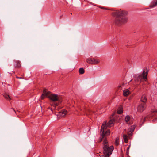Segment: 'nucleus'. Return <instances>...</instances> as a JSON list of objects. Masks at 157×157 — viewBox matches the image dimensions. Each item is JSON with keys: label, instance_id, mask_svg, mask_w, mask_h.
<instances>
[{"label": "nucleus", "instance_id": "0eeeda50", "mask_svg": "<svg viewBox=\"0 0 157 157\" xmlns=\"http://www.w3.org/2000/svg\"><path fill=\"white\" fill-rule=\"evenodd\" d=\"M87 62L90 64H96L99 62V60L96 58H90L86 60Z\"/></svg>", "mask_w": 157, "mask_h": 157}, {"label": "nucleus", "instance_id": "f03ea898", "mask_svg": "<svg viewBox=\"0 0 157 157\" xmlns=\"http://www.w3.org/2000/svg\"><path fill=\"white\" fill-rule=\"evenodd\" d=\"M127 14L126 12L122 10L117 11L113 12V14L115 17V24L120 25L126 23L127 21V18L126 17Z\"/></svg>", "mask_w": 157, "mask_h": 157}, {"label": "nucleus", "instance_id": "39448f33", "mask_svg": "<svg viewBox=\"0 0 157 157\" xmlns=\"http://www.w3.org/2000/svg\"><path fill=\"white\" fill-rule=\"evenodd\" d=\"M105 124L106 122H104L101 126V131L102 132V134L99 142H101L102 140V139L105 137V136H107L110 134V130H107L105 132V129H106V128Z\"/></svg>", "mask_w": 157, "mask_h": 157}, {"label": "nucleus", "instance_id": "aec40b11", "mask_svg": "<svg viewBox=\"0 0 157 157\" xmlns=\"http://www.w3.org/2000/svg\"><path fill=\"white\" fill-rule=\"evenodd\" d=\"M119 138L117 137L115 139V145L116 146H117L119 145Z\"/></svg>", "mask_w": 157, "mask_h": 157}, {"label": "nucleus", "instance_id": "b1692460", "mask_svg": "<svg viewBox=\"0 0 157 157\" xmlns=\"http://www.w3.org/2000/svg\"><path fill=\"white\" fill-rule=\"evenodd\" d=\"M156 120V119H153V121H155Z\"/></svg>", "mask_w": 157, "mask_h": 157}, {"label": "nucleus", "instance_id": "412c9836", "mask_svg": "<svg viewBox=\"0 0 157 157\" xmlns=\"http://www.w3.org/2000/svg\"><path fill=\"white\" fill-rule=\"evenodd\" d=\"M79 72L80 74H83L84 73V70L82 68H81L79 69Z\"/></svg>", "mask_w": 157, "mask_h": 157}, {"label": "nucleus", "instance_id": "bb28decb", "mask_svg": "<svg viewBox=\"0 0 157 157\" xmlns=\"http://www.w3.org/2000/svg\"><path fill=\"white\" fill-rule=\"evenodd\" d=\"M128 157H130V156H128Z\"/></svg>", "mask_w": 157, "mask_h": 157}, {"label": "nucleus", "instance_id": "7ed1b4c3", "mask_svg": "<svg viewBox=\"0 0 157 157\" xmlns=\"http://www.w3.org/2000/svg\"><path fill=\"white\" fill-rule=\"evenodd\" d=\"M148 74V71L147 69L144 70L142 74H138L134 75L135 80L136 82L140 83L144 80L146 81L147 79V76Z\"/></svg>", "mask_w": 157, "mask_h": 157}, {"label": "nucleus", "instance_id": "6ab92c4d", "mask_svg": "<svg viewBox=\"0 0 157 157\" xmlns=\"http://www.w3.org/2000/svg\"><path fill=\"white\" fill-rule=\"evenodd\" d=\"M15 63H17L16 65L15 66V67L19 68L21 66V64L20 62L19 61H16Z\"/></svg>", "mask_w": 157, "mask_h": 157}, {"label": "nucleus", "instance_id": "4be33fe9", "mask_svg": "<svg viewBox=\"0 0 157 157\" xmlns=\"http://www.w3.org/2000/svg\"><path fill=\"white\" fill-rule=\"evenodd\" d=\"M11 109H12L13 111L14 112H15V110H14V109H13V108H11Z\"/></svg>", "mask_w": 157, "mask_h": 157}, {"label": "nucleus", "instance_id": "393cba45", "mask_svg": "<svg viewBox=\"0 0 157 157\" xmlns=\"http://www.w3.org/2000/svg\"><path fill=\"white\" fill-rule=\"evenodd\" d=\"M121 87V86H118V87H119V88Z\"/></svg>", "mask_w": 157, "mask_h": 157}, {"label": "nucleus", "instance_id": "a211bd4d", "mask_svg": "<svg viewBox=\"0 0 157 157\" xmlns=\"http://www.w3.org/2000/svg\"><path fill=\"white\" fill-rule=\"evenodd\" d=\"M123 138L124 141L125 143H127L128 142V140L127 139V135L126 134H124L123 135Z\"/></svg>", "mask_w": 157, "mask_h": 157}, {"label": "nucleus", "instance_id": "1a4fd4ad", "mask_svg": "<svg viewBox=\"0 0 157 157\" xmlns=\"http://www.w3.org/2000/svg\"><path fill=\"white\" fill-rule=\"evenodd\" d=\"M104 122H106V127H110L113 125L114 122V120L113 119H111L107 124L106 121H105Z\"/></svg>", "mask_w": 157, "mask_h": 157}, {"label": "nucleus", "instance_id": "423d86ee", "mask_svg": "<svg viewBox=\"0 0 157 157\" xmlns=\"http://www.w3.org/2000/svg\"><path fill=\"white\" fill-rule=\"evenodd\" d=\"M146 105L145 103H141L137 107V111L138 112L141 113L145 109Z\"/></svg>", "mask_w": 157, "mask_h": 157}, {"label": "nucleus", "instance_id": "6e6552de", "mask_svg": "<svg viewBox=\"0 0 157 157\" xmlns=\"http://www.w3.org/2000/svg\"><path fill=\"white\" fill-rule=\"evenodd\" d=\"M157 113V110L155 109L152 110L151 112L147 116L144 117V120H143L142 123H144L145 120H146L147 119H149V118L151 117L154 115V114L156 113Z\"/></svg>", "mask_w": 157, "mask_h": 157}, {"label": "nucleus", "instance_id": "20e7f679", "mask_svg": "<svg viewBox=\"0 0 157 157\" xmlns=\"http://www.w3.org/2000/svg\"><path fill=\"white\" fill-rule=\"evenodd\" d=\"M104 157H109L112 154L114 149L113 146H111L109 147L108 146V142L106 139H105L104 141Z\"/></svg>", "mask_w": 157, "mask_h": 157}, {"label": "nucleus", "instance_id": "f257e3e1", "mask_svg": "<svg viewBox=\"0 0 157 157\" xmlns=\"http://www.w3.org/2000/svg\"><path fill=\"white\" fill-rule=\"evenodd\" d=\"M46 97H48L52 101V103H51V105L55 107L59 105L62 101L60 96L54 94H50V92L47 89H44L41 98L43 99Z\"/></svg>", "mask_w": 157, "mask_h": 157}, {"label": "nucleus", "instance_id": "4468645a", "mask_svg": "<svg viewBox=\"0 0 157 157\" xmlns=\"http://www.w3.org/2000/svg\"><path fill=\"white\" fill-rule=\"evenodd\" d=\"M131 94V92L128 89L124 90L123 91V94L124 96H126Z\"/></svg>", "mask_w": 157, "mask_h": 157}, {"label": "nucleus", "instance_id": "a878e982", "mask_svg": "<svg viewBox=\"0 0 157 157\" xmlns=\"http://www.w3.org/2000/svg\"><path fill=\"white\" fill-rule=\"evenodd\" d=\"M101 8L102 9H104V8H103V7H101Z\"/></svg>", "mask_w": 157, "mask_h": 157}, {"label": "nucleus", "instance_id": "9d476101", "mask_svg": "<svg viewBox=\"0 0 157 157\" xmlns=\"http://www.w3.org/2000/svg\"><path fill=\"white\" fill-rule=\"evenodd\" d=\"M67 113V112L65 110H62L61 111L59 112V113L57 115L58 117H64Z\"/></svg>", "mask_w": 157, "mask_h": 157}, {"label": "nucleus", "instance_id": "dca6fc26", "mask_svg": "<svg viewBox=\"0 0 157 157\" xmlns=\"http://www.w3.org/2000/svg\"><path fill=\"white\" fill-rule=\"evenodd\" d=\"M117 113L119 114H121L123 113V108L122 106L120 107L118 109Z\"/></svg>", "mask_w": 157, "mask_h": 157}, {"label": "nucleus", "instance_id": "f8f14e48", "mask_svg": "<svg viewBox=\"0 0 157 157\" xmlns=\"http://www.w3.org/2000/svg\"><path fill=\"white\" fill-rule=\"evenodd\" d=\"M136 125H132L131 126L130 128L129 129V131L128 132L127 134L129 135H132V134L134 131L135 127H136Z\"/></svg>", "mask_w": 157, "mask_h": 157}, {"label": "nucleus", "instance_id": "5701e85b", "mask_svg": "<svg viewBox=\"0 0 157 157\" xmlns=\"http://www.w3.org/2000/svg\"><path fill=\"white\" fill-rule=\"evenodd\" d=\"M16 78H20V79L22 78L21 77H17Z\"/></svg>", "mask_w": 157, "mask_h": 157}, {"label": "nucleus", "instance_id": "ddd939ff", "mask_svg": "<svg viewBox=\"0 0 157 157\" xmlns=\"http://www.w3.org/2000/svg\"><path fill=\"white\" fill-rule=\"evenodd\" d=\"M157 6V0H154L151 3L150 5L151 8H153Z\"/></svg>", "mask_w": 157, "mask_h": 157}, {"label": "nucleus", "instance_id": "f3484780", "mask_svg": "<svg viewBox=\"0 0 157 157\" xmlns=\"http://www.w3.org/2000/svg\"><path fill=\"white\" fill-rule=\"evenodd\" d=\"M3 96L6 99L10 101L11 100V98L10 96L6 94H5L3 95Z\"/></svg>", "mask_w": 157, "mask_h": 157}, {"label": "nucleus", "instance_id": "2eb2a0df", "mask_svg": "<svg viewBox=\"0 0 157 157\" xmlns=\"http://www.w3.org/2000/svg\"><path fill=\"white\" fill-rule=\"evenodd\" d=\"M141 101L142 102V103H145L147 101V98L145 95H143L142 96L141 98Z\"/></svg>", "mask_w": 157, "mask_h": 157}, {"label": "nucleus", "instance_id": "9b49d317", "mask_svg": "<svg viewBox=\"0 0 157 157\" xmlns=\"http://www.w3.org/2000/svg\"><path fill=\"white\" fill-rule=\"evenodd\" d=\"M125 121L128 124H131L132 123V121L129 116H127L125 118Z\"/></svg>", "mask_w": 157, "mask_h": 157}]
</instances>
